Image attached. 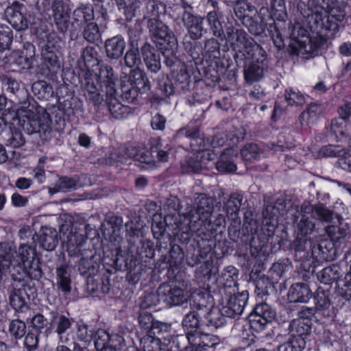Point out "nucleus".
<instances>
[{"instance_id":"obj_1","label":"nucleus","mask_w":351,"mask_h":351,"mask_svg":"<svg viewBox=\"0 0 351 351\" xmlns=\"http://www.w3.org/2000/svg\"><path fill=\"white\" fill-rule=\"evenodd\" d=\"M97 82L101 87V92H105V101L111 114L115 119H121L127 115L129 108L121 103L117 97L115 88L116 77L110 66L102 64L96 75Z\"/></svg>"},{"instance_id":"obj_2","label":"nucleus","mask_w":351,"mask_h":351,"mask_svg":"<svg viewBox=\"0 0 351 351\" xmlns=\"http://www.w3.org/2000/svg\"><path fill=\"white\" fill-rule=\"evenodd\" d=\"M195 208L188 206L184 213V219L188 220V226L193 231L198 230L201 225H211L210 217L213 210V199L205 194H199L195 199Z\"/></svg>"},{"instance_id":"obj_3","label":"nucleus","mask_w":351,"mask_h":351,"mask_svg":"<svg viewBox=\"0 0 351 351\" xmlns=\"http://www.w3.org/2000/svg\"><path fill=\"white\" fill-rule=\"evenodd\" d=\"M22 128L28 134L39 133L40 137L45 141L51 138L52 132L51 119L46 110L41 106H32L28 110Z\"/></svg>"},{"instance_id":"obj_4","label":"nucleus","mask_w":351,"mask_h":351,"mask_svg":"<svg viewBox=\"0 0 351 351\" xmlns=\"http://www.w3.org/2000/svg\"><path fill=\"white\" fill-rule=\"evenodd\" d=\"M147 27L154 42L162 47V49L173 51L177 47L178 40L176 36L161 21H147Z\"/></svg>"},{"instance_id":"obj_5","label":"nucleus","mask_w":351,"mask_h":351,"mask_svg":"<svg viewBox=\"0 0 351 351\" xmlns=\"http://www.w3.org/2000/svg\"><path fill=\"white\" fill-rule=\"evenodd\" d=\"M12 270V290L10 295V304L16 311L22 310L25 304L24 294H27V289L29 286L25 280V270L22 267Z\"/></svg>"},{"instance_id":"obj_6","label":"nucleus","mask_w":351,"mask_h":351,"mask_svg":"<svg viewBox=\"0 0 351 351\" xmlns=\"http://www.w3.org/2000/svg\"><path fill=\"white\" fill-rule=\"evenodd\" d=\"M190 5L184 6V12L182 14V21L184 26L187 29L189 38L195 40L200 39L207 29L204 27V17L195 15L192 12Z\"/></svg>"},{"instance_id":"obj_7","label":"nucleus","mask_w":351,"mask_h":351,"mask_svg":"<svg viewBox=\"0 0 351 351\" xmlns=\"http://www.w3.org/2000/svg\"><path fill=\"white\" fill-rule=\"evenodd\" d=\"M49 327L45 332L50 333L53 330L57 335L59 343L68 344L70 341L68 331L72 326V320L64 315L58 312H51Z\"/></svg>"},{"instance_id":"obj_8","label":"nucleus","mask_w":351,"mask_h":351,"mask_svg":"<svg viewBox=\"0 0 351 351\" xmlns=\"http://www.w3.org/2000/svg\"><path fill=\"white\" fill-rule=\"evenodd\" d=\"M129 35V48L124 56V62L126 66L129 68H138L141 64V58L139 53V49L143 43L141 34L136 29H130Z\"/></svg>"},{"instance_id":"obj_9","label":"nucleus","mask_w":351,"mask_h":351,"mask_svg":"<svg viewBox=\"0 0 351 351\" xmlns=\"http://www.w3.org/2000/svg\"><path fill=\"white\" fill-rule=\"evenodd\" d=\"M160 299L169 306H179L186 302L189 299L187 291L168 284L161 285L158 290Z\"/></svg>"},{"instance_id":"obj_10","label":"nucleus","mask_w":351,"mask_h":351,"mask_svg":"<svg viewBox=\"0 0 351 351\" xmlns=\"http://www.w3.org/2000/svg\"><path fill=\"white\" fill-rule=\"evenodd\" d=\"M204 19L206 20L213 35L222 40L225 38L224 26L232 23L233 16L232 11L208 12Z\"/></svg>"},{"instance_id":"obj_11","label":"nucleus","mask_w":351,"mask_h":351,"mask_svg":"<svg viewBox=\"0 0 351 351\" xmlns=\"http://www.w3.org/2000/svg\"><path fill=\"white\" fill-rule=\"evenodd\" d=\"M193 310L187 313L182 319V326L186 331V338L190 332H199L197 329L200 325V318L207 313L209 308H207L206 301L199 300L198 302L193 301Z\"/></svg>"},{"instance_id":"obj_12","label":"nucleus","mask_w":351,"mask_h":351,"mask_svg":"<svg viewBox=\"0 0 351 351\" xmlns=\"http://www.w3.org/2000/svg\"><path fill=\"white\" fill-rule=\"evenodd\" d=\"M276 315V311L269 304H257L250 316V326L254 330L261 331L275 319Z\"/></svg>"},{"instance_id":"obj_13","label":"nucleus","mask_w":351,"mask_h":351,"mask_svg":"<svg viewBox=\"0 0 351 351\" xmlns=\"http://www.w3.org/2000/svg\"><path fill=\"white\" fill-rule=\"evenodd\" d=\"M326 43V40L320 36H302L300 39H298L290 45L293 54H309L313 56Z\"/></svg>"},{"instance_id":"obj_14","label":"nucleus","mask_w":351,"mask_h":351,"mask_svg":"<svg viewBox=\"0 0 351 351\" xmlns=\"http://www.w3.org/2000/svg\"><path fill=\"white\" fill-rule=\"evenodd\" d=\"M291 215V220L292 223L296 224L295 228L297 232L301 236H306L312 234L315 230V223L311 219V213H304L300 210L298 208H292L289 210Z\"/></svg>"},{"instance_id":"obj_15","label":"nucleus","mask_w":351,"mask_h":351,"mask_svg":"<svg viewBox=\"0 0 351 351\" xmlns=\"http://www.w3.org/2000/svg\"><path fill=\"white\" fill-rule=\"evenodd\" d=\"M248 295L247 291L230 295L226 306L223 307V312L226 316L234 318L241 315L246 306Z\"/></svg>"},{"instance_id":"obj_16","label":"nucleus","mask_w":351,"mask_h":351,"mask_svg":"<svg viewBox=\"0 0 351 351\" xmlns=\"http://www.w3.org/2000/svg\"><path fill=\"white\" fill-rule=\"evenodd\" d=\"M188 341L193 346L203 351H215V346L219 343L217 337L200 332L189 333Z\"/></svg>"},{"instance_id":"obj_17","label":"nucleus","mask_w":351,"mask_h":351,"mask_svg":"<svg viewBox=\"0 0 351 351\" xmlns=\"http://www.w3.org/2000/svg\"><path fill=\"white\" fill-rule=\"evenodd\" d=\"M312 322L311 319L296 318L293 319L289 325L288 331L291 339L305 341L306 337L310 335Z\"/></svg>"},{"instance_id":"obj_18","label":"nucleus","mask_w":351,"mask_h":351,"mask_svg":"<svg viewBox=\"0 0 351 351\" xmlns=\"http://www.w3.org/2000/svg\"><path fill=\"white\" fill-rule=\"evenodd\" d=\"M141 51L147 69L152 73H157L161 68L160 53L149 43H143Z\"/></svg>"},{"instance_id":"obj_19","label":"nucleus","mask_w":351,"mask_h":351,"mask_svg":"<svg viewBox=\"0 0 351 351\" xmlns=\"http://www.w3.org/2000/svg\"><path fill=\"white\" fill-rule=\"evenodd\" d=\"M302 211L304 213H311V217L323 223L331 222L335 215L332 210L321 204L311 205L309 203H304L302 205Z\"/></svg>"},{"instance_id":"obj_20","label":"nucleus","mask_w":351,"mask_h":351,"mask_svg":"<svg viewBox=\"0 0 351 351\" xmlns=\"http://www.w3.org/2000/svg\"><path fill=\"white\" fill-rule=\"evenodd\" d=\"M4 14L8 22L16 31L27 29L28 21L15 5L7 7Z\"/></svg>"},{"instance_id":"obj_21","label":"nucleus","mask_w":351,"mask_h":351,"mask_svg":"<svg viewBox=\"0 0 351 351\" xmlns=\"http://www.w3.org/2000/svg\"><path fill=\"white\" fill-rule=\"evenodd\" d=\"M94 16V10L92 5L89 3H81L73 12V22L71 26L73 27L75 24L77 27L86 25L93 20Z\"/></svg>"},{"instance_id":"obj_22","label":"nucleus","mask_w":351,"mask_h":351,"mask_svg":"<svg viewBox=\"0 0 351 351\" xmlns=\"http://www.w3.org/2000/svg\"><path fill=\"white\" fill-rule=\"evenodd\" d=\"M86 239L83 234L78 232H70L66 241V250L71 256L84 255L88 251L82 250Z\"/></svg>"},{"instance_id":"obj_23","label":"nucleus","mask_w":351,"mask_h":351,"mask_svg":"<svg viewBox=\"0 0 351 351\" xmlns=\"http://www.w3.org/2000/svg\"><path fill=\"white\" fill-rule=\"evenodd\" d=\"M312 298V291L308 285L298 282L291 286L288 299L291 302H307Z\"/></svg>"},{"instance_id":"obj_24","label":"nucleus","mask_w":351,"mask_h":351,"mask_svg":"<svg viewBox=\"0 0 351 351\" xmlns=\"http://www.w3.org/2000/svg\"><path fill=\"white\" fill-rule=\"evenodd\" d=\"M40 243V246L45 250H53L58 243V233L56 230L52 228H42L40 234L36 235V240Z\"/></svg>"},{"instance_id":"obj_25","label":"nucleus","mask_w":351,"mask_h":351,"mask_svg":"<svg viewBox=\"0 0 351 351\" xmlns=\"http://www.w3.org/2000/svg\"><path fill=\"white\" fill-rule=\"evenodd\" d=\"M5 254H13V256L17 259H19V263L24 268L25 273L26 272L24 264L27 263L32 261V259H34L36 257L35 246L29 243L28 241L23 242L20 244L19 247V254L16 251L12 250L10 249L8 252H6Z\"/></svg>"},{"instance_id":"obj_26","label":"nucleus","mask_w":351,"mask_h":351,"mask_svg":"<svg viewBox=\"0 0 351 351\" xmlns=\"http://www.w3.org/2000/svg\"><path fill=\"white\" fill-rule=\"evenodd\" d=\"M29 50V54H27V51H14L10 53L9 56L7 57V62L10 64H15L25 69L31 67L32 58L34 55V47L28 43L27 51Z\"/></svg>"},{"instance_id":"obj_27","label":"nucleus","mask_w":351,"mask_h":351,"mask_svg":"<svg viewBox=\"0 0 351 351\" xmlns=\"http://www.w3.org/2000/svg\"><path fill=\"white\" fill-rule=\"evenodd\" d=\"M334 245L335 244L332 241H322L312 247V254L320 260L332 261L336 256V250Z\"/></svg>"},{"instance_id":"obj_28","label":"nucleus","mask_w":351,"mask_h":351,"mask_svg":"<svg viewBox=\"0 0 351 351\" xmlns=\"http://www.w3.org/2000/svg\"><path fill=\"white\" fill-rule=\"evenodd\" d=\"M262 10L263 9H261L259 12H256L257 14H254V16H250L242 22V24L247 28L250 33L252 35H261L265 31L267 26V21L262 13Z\"/></svg>"},{"instance_id":"obj_29","label":"nucleus","mask_w":351,"mask_h":351,"mask_svg":"<svg viewBox=\"0 0 351 351\" xmlns=\"http://www.w3.org/2000/svg\"><path fill=\"white\" fill-rule=\"evenodd\" d=\"M106 55L111 59L121 57L125 48V42L121 36H116L105 42Z\"/></svg>"},{"instance_id":"obj_30","label":"nucleus","mask_w":351,"mask_h":351,"mask_svg":"<svg viewBox=\"0 0 351 351\" xmlns=\"http://www.w3.org/2000/svg\"><path fill=\"white\" fill-rule=\"evenodd\" d=\"M224 2L227 6L232 7L235 16L241 23L250 17L249 13L256 11V8L247 0H236L230 3L225 0Z\"/></svg>"},{"instance_id":"obj_31","label":"nucleus","mask_w":351,"mask_h":351,"mask_svg":"<svg viewBox=\"0 0 351 351\" xmlns=\"http://www.w3.org/2000/svg\"><path fill=\"white\" fill-rule=\"evenodd\" d=\"M129 84L142 93L149 90V80L145 73L139 68L131 70L129 74Z\"/></svg>"},{"instance_id":"obj_32","label":"nucleus","mask_w":351,"mask_h":351,"mask_svg":"<svg viewBox=\"0 0 351 351\" xmlns=\"http://www.w3.org/2000/svg\"><path fill=\"white\" fill-rule=\"evenodd\" d=\"M207 308L209 310L207 313H204V317L206 319L208 323L207 325L213 326L215 328L223 326L226 323V314L223 313V311H220L217 308H213V304L212 301L209 304H206Z\"/></svg>"},{"instance_id":"obj_33","label":"nucleus","mask_w":351,"mask_h":351,"mask_svg":"<svg viewBox=\"0 0 351 351\" xmlns=\"http://www.w3.org/2000/svg\"><path fill=\"white\" fill-rule=\"evenodd\" d=\"M226 36L231 47L235 51L250 37L244 29H235L232 26L227 27Z\"/></svg>"},{"instance_id":"obj_34","label":"nucleus","mask_w":351,"mask_h":351,"mask_svg":"<svg viewBox=\"0 0 351 351\" xmlns=\"http://www.w3.org/2000/svg\"><path fill=\"white\" fill-rule=\"evenodd\" d=\"M243 196L239 193H232L224 202L227 216L233 220L236 219L242 205Z\"/></svg>"},{"instance_id":"obj_35","label":"nucleus","mask_w":351,"mask_h":351,"mask_svg":"<svg viewBox=\"0 0 351 351\" xmlns=\"http://www.w3.org/2000/svg\"><path fill=\"white\" fill-rule=\"evenodd\" d=\"M19 263V259L14 258L13 254L0 256V284L3 280V275L5 271H8L12 278V270L17 271V269L19 267L24 269Z\"/></svg>"},{"instance_id":"obj_36","label":"nucleus","mask_w":351,"mask_h":351,"mask_svg":"<svg viewBox=\"0 0 351 351\" xmlns=\"http://www.w3.org/2000/svg\"><path fill=\"white\" fill-rule=\"evenodd\" d=\"M85 89L87 97L95 106L99 105L104 100L105 92H101L98 84H95L90 78H86Z\"/></svg>"},{"instance_id":"obj_37","label":"nucleus","mask_w":351,"mask_h":351,"mask_svg":"<svg viewBox=\"0 0 351 351\" xmlns=\"http://www.w3.org/2000/svg\"><path fill=\"white\" fill-rule=\"evenodd\" d=\"M119 9L124 10L127 21H131L139 11L140 5L144 0H114Z\"/></svg>"},{"instance_id":"obj_38","label":"nucleus","mask_w":351,"mask_h":351,"mask_svg":"<svg viewBox=\"0 0 351 351\" xmlns=\"http://www.w3.org/2000/svg\"><path fill=\"white\" fill-rule=\"evenodd\" d=\"M182 43L186 52L193 60L201 59V56L203 55V49L198 40L189 38L187 35H185Z\"/></svg>"},{"instance_id":"obj_39","label":"nucleus","mask_w":351,"mask_h":351,"mask_svg":"<svg viewBox=\"0 0 351 351\" xmlns=\"http://www.w3.org/2000/svg\"><path fill=\"white\" fill-rule=\"evenodd\" d=\"M266 65L252 62L246 69L244 70L245 79L247 82L259 81L264 75Z\"/></svg>"},{"instance_id":"obj_40","label":"nucleus","mask_w":351,"mask_h":351,"mask_svg":"<svg viewBox=\"0 0 351 351\" xmlns=\"http://www.w3.org/2000/svg\"><path fill=\"white\" fill-rule=\"evenodd\" d=\"M56 276L58 287L64 293H69L71 289V280L66 266L62 265L58 267L56 269Z\"/></svg>"},{"instance_id":"obj_41","label":"nucleus","mask_w":351,"mask_h":351,"mask_svg":"<svg viewBox=\"0 0 351 351\" xmlns=\"http://www.w3.org/2000/svg\"><path fill=\"white\" fill-rule=\"evenodd\" d=\"M32 90L38 99L47 100L53 96L52 87L45 81L39 80L33 83Z\"/></svg>"},{"instance_id":"obj_42","label":"nucleus","mask_w":351,"mask_h":351,"mask_svg":"<svg viewBox=\"0 0 351 351\" xmlns=\"http://www.w3.org/2000/svg\"><path fill=\"white\" fill-rule=\"evenodd\" d=\"M162 8V4L156 0H146L143 9V17L148 19L147 21H159L158 17Z\"/></svg>"},{"instance_id":"obj_43","label":"nucleus","mask_w":351,"mask_h":351,"mask_svg":"<svg viewBox=\"0 0 351 351\" xmlns=\"http://www.w3.org/2000/svg\"><path fill=\"white\" fill-rule=\"evenodd\" d=\"M20 120L18 118H13L12 122L9 125V131L11 136L8 139L9 145L12 147H19L25 143L21 132L17 129L15 125H19Z\"/></svg>"},{"instance_id":"obj_44","label":"nucleus","mask_w":351,"mask_h":351,"mask_svg":"<svg viewBox=\"0 0 351 351\" xmlns=\"http://www.w3.org/2000/svg\"><path fill=\"white\" fill-rule=\"evenodd\" d=\"M339 277V267L335 265L326 267L317 274L318 280L325 285L332 284Z\"/></svg>"},{"instance_id":"obj_45","label":"nucleus","mask_w":351,"mask_h":351,"mask_svg":"<svg viewBox=\"0 0 351 351\" xmlns=\"http://www.w3.org/2000/svg\"><path fill=\"white\" fill-rule=\"evenodd\" d=\"M322 108L316 104H311L307 109L303 111L300 116L302 125H308L313 123L321 114Z\"/></svg>"},{"instance_id":"obj_46","label":"nucleus","mask_w":351,"mask_h":351,"mask_svg":"<svg viewBox=\"0 0 351 351\" xmlns=\"http://www.w3.org/2000/svg\"><path fill=\"white\" fill-rule=\"evenodd\" d=\"M141 344L144 351H165V348H162L166 345L165 342H162L156 337L146 335L141 338Z\"/></svg>"},{"instance_id":"obj_47","label":"nucleus","mask_w":351,"mask_h":351,"mask_svg":"<svg viewBox=\"0 0 351 351\" xmlns=\"http://www.w3.org/2000/svg\"><path fill=\"white\" fill-rule=\"evenodd\" d=\"M82 36L87 42L95 43L101 39V33L96 23L90 22L84 27Z\"/></svg>"},{"instance_id":"obj_48","label":"nucleus","mask_w":351,"mask_h":351,"mask_svg":"<svg viewBox=\"0 0 351 351\" xmlns=\"http://www.w3.org/2000/svg\"><path fill=\"white\" fill-rule=\"evenodd\" d=\"M173 78L177 89L181 91H185L190 84V75L188 73L184 66H182L178 71H173Z\"/></svg>"},{"instance_id":"obj_49","label":"nucleus","mask_w":351,"mask_h":351,"mask_svg":"<svg viewBox=\"0 0 351 351\" xmlns=\"http://www.w3.org/2000/svg\"><path fill=\"white\" fill-rule=\"evenodd\" d=\"M40 262L38 258L32 259L31 261L24 264L26 272L25 280L28 285L29 278L32 279L38 280L41 278L43 272L40 267Z\"/></svg>"},{"instance_id":"obj_50","label":"nucleus","mask_w":351,"mask_h":351,"mask_svg":"<svg viewBox=\"0 0 351 351\" xmlns=\"http://www.w3.org/2000/svg\"><path fill=\"white\" fill-rule=\"evenodd\" d=\"M308 247H311V242L305 236L298 237L291 244V248L300 255L299 258L305 257Z\"/></svg>"},{"instance_id":"obj_51","label":"nucleus","mask_w":351,"mask_h":351,"mask_svg":"<svg viewBox=\"0 0 351 351\" xmlns=\"http://www.w3.org/2000/svg\"><path fill=\"white\" fill-rule=\"evenodd\" d=\"M203 54L210 58H218L220 56V43L215 38H208L204 42Z\"/></svg>"},{"instance_id":"obj_52","label":"nucleus","mask_w":351,"mask_h":351,"mask_svg":"<svg viewBox=\"0 0 351 351\" xmlns=\"http://www.w3.org/2000/svg\"><path fill=\"white\" fill-rule=\"evenodd\" d=\"M93 339H94L95 347L97 350L110 348V335L105 330H97L95 334H93Z\"/></svg>"},{"instance_id":"obj_53","label":"nucleus","mask_w":351,"mask_h":351,"mask_svg":"<svg viewBox=\"0 0 351 351\" xmlns=\"http://www.w3.org/2000/svg\"><path fill=\"white\" fill-rule=\"evenodd\" d=\"M285 99L291 106H302L306 102L304 95L299 90L292 88L286 89Z\"/></svg>"},{"instance_id":"obj_54","label":"nucleus","mask_w":351,"mask_h":351,"mask_svg":"<svg viewBox=\"0 0 351 351\" xmlns=\"http://www.w3.org/2000/svg\"><path fill=\"white\" fill-rule=\"evenodd\" d=\"M42 56L44 64L47 67L49 71L56 72L60 67V62L56 55V51H42Z\"/></svg>"},{"instance_id":"obj_55","label":"nucleus","mask_w":351,"mask_h":351,"mask_svg":"<svg viewBox=\"0 0 351 351\" xmlns=\"http://www.w3.org/2000/svg\"><path fill=\"white\" fill-rule=\"evenodd\" d=\"M169 326L165 323L155 322L147 332V335L158 337L159 339L166 340Z\"/></svg>"},{"instance_id":"obj_56","label":"nucleus","mask_w":351,"mask_h":351,"mask_svg":"<svg viewBox=\"0 0 351 351\" xmlns=\"http://www.w3.org/2000/svg\"><path fill=\"white\" fill-rule=\"evenodd\" d=\"M158 88L167 97L173 95L177 89L176 86L165 75H162L158 79Z\"/></svg>"},{"instance_id":"obj_57","label":"nucleus","mask_w":351,"mask_h":351,"mask_svg":"<svg viewBox=\"0 0 351 351\" xmlns=\"http://www.w3.org/2000/svg\"><path fill=\"white\" fill-rule=\"evenodd\" d=\"M306 347V341L302 339L295 340L289 338L288 341L278 347V351H302Z\"/></svg>"},{"instance_id":"obj_58","label":"nucleus","mask_w":351,"mask_h":351,"mask_svg":"<svg viewBox=\"0 0 351 351\" xmlns=\"http://www.w3.org/2000/svg\"><path fill=\"white\" fill-rule=\"evenodd\" d=\"M121 98L123 101L128 104L134 102L136 99L138 93H143L135 87L132 86L130 84H124L121 86Z\"/></svg>"},{"instance_id":"obj_59","label":"nucleus","mask_w":351,"mask_h":351,"mask_svg":"<svg viewBox=\"0 0 351 351\" xmlns=\"http://www.w3.org/2000/svg\"><path fill=\"white\" fill-rule=\"evenodd\" d=\"M123 219L121 217L118 216H112L108 219V223L112 229V237H113L115 241L119 242L122 240V237L121 236V232L122 229L123 225Z\"/></svg>"},{"instance_id":"obj_60","label":"nucleus","mask_w":351,"mask_h":351,"mask_svg":"<svg viewBox=\"0 0 351 351\" xmlns=\"http://www.w3.org/2000/svg\"><path fill=\"white\" fill-rule=\"evenodd\" d=\"M167 226L165 218L162 220L161 215H154L152 219V230L156 239H159L165 233Z\"/></svg>"},{"instance_id":"obj_61","label":"nucleus","mask_w":351,"mask_h":351,"mask_svg":"<svg viewBox=\"0 0 351 351\" xmlns=\"http://www.w3.org/2000/svg\"><path fill=\"white\" fill-rule=\"evenodd\" d=\"M184 217V215L182 216L176 212L170 213L169 212L165 218V224L169 228H171L173 230H181V226L182 224V218ZM186 220V219H184Z\"/></svg>"},{"instance_id":"obj_62","label":"nucleus","mask_w":351,"mask_h":351,"mask_svg":"<svg viewBox=\"0 0 351 351\" xmlns=\"http://www.w3.org/2000/svg\"><path fill=\"white\" fill-rule=\"evenodd\" d=\"M54 25L58 31L64 34L69 28L70 24V10L64 12L57 17L53 19Z\"/></svg>"},{"instance_id":"obj_63","label":"nucleus","mask_w":351,"mask_h":351,"mask_svg":"<svg viewBox=\"0 0 351 351\" xmlns=\"http://www.w3.org/2000/svg\"><path fill=\"white\" fill-rule=\"evenodd\" d=\"M9 332L15 339H21L26 333V325L21 320H12L9 324Z\"/></svg>"},{"instance_id":"obj_64","label":"nucleus","mask_w":351,"mask_h":351,"mask_svg":"<svg viewBox=\"0 0 351 351\" xmlns=\"http://www.w3.org/2000/svg\"><path fill=\"white\" fill-rule=\"evenodd\" d=\"M340 286L337 291L338 295L346 301H349L351 299V271L346 275Z\"/></svg>"}]
</instances>
